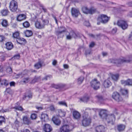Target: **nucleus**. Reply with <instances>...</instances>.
I'll return each mask as SVG.
<instances>
[{
	"label": "nucleus",
	"instance_id": "f257e3e1",
	"mask_svg": "<svg viewBox=\"0 0 132 132\" xmlns=\"http://www.w3.org/2000/svg\"><path fill=\"white\" fill-rule=\"evenodd\" d=\"M83 117V119L82 121V126L84 127L88 126L91 122V120L90 118L88 116L87 112L85 113Z\"/></svg>",
	"mask_w": 132,
	"mask_h": 132
},
{
	"label": "nucleus",
	"instance_id": "f03ea898",
	"mask_svg": "<svg viewBox=\"0 0 132 132\" xmlns=\"http://www.w3.org/2000/svg\"><path fill=\"white\" fill-rule=\"evenodd\" d=\"M9 8L11 11L12 12L16 11L18 8L17 2L14 0H12L10 3Z\"/></svg>",
	"mask_w": 132,
	"mask_h": 132
},
{
	"label": "nucleus",
	"instance_id": "7ed1b4c3",
	"mask_svg": "<svg viewBox=\"0 0 132 132\" xmlns=\"http://www.w3.org/2000/svg\"><path fill=\"white\" fill-rule=\"evenodd\" d=\"M72 130L71 126L68 125L64 124L60 128L59 132H71Z\"/></svg>",
	"mask_w": 132,
	"mask_h": 132
},
{
	"label": "nucleus",
	"instance_id": "20e7f679",
	"mask_svg": "<svg viewBox=\"0 0 132 132\" xmlns=\"http://www.w3.org/2000/svg\"><path fill=\"white\" fill-rule=\"evenodd\" d=\"M82 10L84 13L86 14H92L96 11V9L94 8L88 9L87 7H84L82 8Z\"/></svg>",
	"mask_w": 132,
	"mask_h": 132
},
{
	"label": "nucleus",
	"instance_id": "39448f33",
	"mask_svg": "<svg viewBox=\"0 0 132 132\" xmlns=\"http://www.w3.org/2000/svg\"><path fill=\"white\" fill-rule=\"evenodd\" d=\"M105 118L108 124L112 125H113L114 124L115 117L113 114L107 115Z\"/></svg>",
	"mask_w": 132,
	"mask_h": 132
},
{
	"label": "nucleus",
	"instance_id": "423d86ee",
	"mask_svg": "<svg viewBox=\"0 0 132 132\" xmlns=\"http://www.w3.org/2000/svg\"><path fill=\"white\" fill-rule=\"evenodd\" d=\"M117 24L119 27L123 30L127 29L128 27V25L126 22L123 20L118 21Z\"/></svg>",
	"mask_w": 132,
	"mask_h": 132
},
{
	"label": "nucleus",
	"instance_id": "0eeeda50",
	"mask_svg": "<svg viewBox=\"0 0 132 132\" xmlns=\"http://www.w3.org/2000/svg\"><path fill=\"white\" fill-rule=\"evenodd\" d=\"M100 85V82L96 79L92 80L91 82V86L95 90H97L99 88Z\"/></svg>",
	"mask_w": 132,
	"mask_h": 132
},
{
	"label": "nucleus",
	"instance_id": "6e6552de",
	"mask_svg": "<svg viewBox=\"0 0 132 132\" xmlns=\"http://www.w3.org/2000/svg\"><path fill=\"white\" fill-rule=\"evenodd\" d=\"M109 19V18L107 16L102 14L98 17L97 21L103 23H105L108 21Z\"/></svg>",
	"mask_w": 132,
	"mask_h": 132
},
{
	"label": "nucleus",
	"instance_id": "1a4fd4ad",
	"mask_svg": "<svg viewBox=\"0 0 132 132\" xmlns=\"http://www.w3.org/2000/svg\"><path fill=\"white\" fill-rule=\"evenodd\" d=\"M23 123L26 125H29L31 123V122L29 117L27 116H24L22 117Z\"/></svg>",
	"mask_w": 132,
	"mask_h": 132
},
{
	"label": "nucleus",
	"instance_id": "9d476101",
	"mask_svg": "<svg viewBox=\"0 0 132 132\" xmlns=\"http://www.w3.org/2000/svg\"><path fill=\"white\" fill-rule=\"evenodd\" d=\"M113 98L116 101L119 102L122 100V98L120 97L119 94L117 92L114 93L112 95Z\"/></svg>",
	"mask_w": 132,
	"mask_h": 132
},
{
	"label": "nucleus",
	"instance_id": "9b49d317",
	"mask_svg": "<svg viewBox=\"0 0 132 132\" xmlns=\"http://www.w3.org/2000/svg\"><path fill=\"white\" fill-rule=\"evenodd\" d=\"M73 118L74 119L77 120H79L81 117L80 113L77 111H73L72 113Z\"/></svg>",
	"mask_w": 132,
	"mask_h": 132
},
{
	"label": "nucleus",
	"instance_id": "f8f14e48",
	"mask_svg": "<svg viewBox=\"0 0 132 132\" xmlns=\"http://www.w3.org/2000/svg\"><path fill=\"white\" fill-rule=\"evenodd\" d=\"M60 28L62 29V30L56 31L55 34L58 37H62L64 36V33L65 31V29L63 27H61Z\"/></svg>",
	"mask_w": 132,
	"mask_h": 132
},
{
	"label": "nucleus",
	"instance_id": "ddd939ff",
	"mask_svg": "<svg viewBox=\"0 0 132 132\" xmlns=\"http://www.w3.org/2000/svg\"><path fill=\"white\" fill-rule=\"evenodd\" d=\"M129 62V61L126 60L124 59H116L115 60H113L112 62H113L114 63L116 64L118 66H119V64H121L123 62Z\"/></svg>",
	"mask_w": 132,
	"mask_h": 132
},
{
	"label": "nucleus",
	"instance_id": "4468645a",
	"mask_svg": "<svg viewBox=\"0 0 132 132\" xmlns=\"http://www.w3.org/2000/svg\"><path fill=\"white\" fill-rule=\"evenodd\" d=\"M95 130L97 132H104L105 131V128L103 125H99L96 127Z\"/></svg>",
	"mask_w": 132,
	"mask_h": 132
},
{
	"label": "nucleus",
	"instance_id": "2eb2a0df",
	"mask_svg": "<svg viewBox=\"0 0 132 132\" xmlns=\"http://www.w3.org/2000/svg\"><path fill=\"white\" fill-rule=\"evenodd\" d=\"M71 13L72 16L75 17H77L79 14V10L75 8H72L71 10Z\"/></svg>",
	"mask_w": 132,
	"mask_h": 132
},
{
	"label": "nucleus",
	"instance_id": "dca6fc26",
	"mask_svg": "<svg viewBox=\"0 0 132 132\" xmlns=\"http://www.w3.org/2000/svg\"><path fill=\"white\" fill-rule=\"evenodd\" d=\"M40 118L42 121L46 122L49 120L48 115L46 114L43 113L40 117Z\"/></svg>",
	"mask_w": 132,
	"mask_h": 132
},
{
	"label": "nucleus",
	"instance_id": "f3484780",
	"mask_svg": "<svg viewBox=\"0 0 132 132\" xmlns=\"http://www.w3.org/2000/svg\"><path fill=\"white\" fill-rule=\"evenodd\" d=\"M112 85V83L110 81L109 79H108L105 80L103 83V85L105 88H107L109 87Z\"/></svg>",
	"mask_w": 132,
	"mask_h": 132
},
{
	"label": "nucleus",
	"instance_id": "a211bd4d",
	"mask_svg": "<svg viewBox=\"0 0 132 132\" xmlns=\"http://www.w3.org/2000/svg\"><path fill=\"white\" fill-rule=\"evenodd\" d=\"M99 114L100 117L103 119L105 118L107 116L106 114V111L102 109L100 110Z\"/></svg>",
	"mask_w": 132,
	"mask_h": 132
},
{
	"label": "nucleus",
	"instance_id": "6ab92c4d",
	"mask_svg": "<svg viewBox=\"0 0 132 132\" xmlns=\"http://www.w3.org/2000/svg\"><path fill=\"white\" fill-rule=\"evenodd\" d=\"M43 129L45 132H50L52 130L50 125L48 124H45Z\"/></svg>",
	"mask_w": 132,
	"mask_h": 132
},
{
	"label": "nucleus",
	"instance_id": "aec40b11",
	"mask_svg": "<svg viewBox=\"0 0 132 132\" xmlns=\"http://www.w3.org/2000/svg\"><path fill=\"white\" fill-rule=\"evenodd\" d=\"M39 21H37L35 23L36 27L39 29H42L44 28V25L42 24Z\"/></svg>",
	"mask_w": 132,
	"mask_h": 132
},
{
	"label": "nucleus",
	"instance_id": "412c9836",
	"mask_svg": "<svg viewBox=\"0 0 132 132\" xmlns=\"http://www.w3.org/2000/svg\"><path fill=\"white\" fill-rule=\"evenodd\" d=\"M26 18V15L22 14L19 15L17 17V19L19 21H21L23 20H25Z\"/></svg>",
	"mask_w": 132,
	"mask_h": 132
},
{
	"label": "nucleus",
	"instance_id": "4be33fe9",
	"mask_svg": "<svg viewBox=\"0 0 132 132\" xmlns=\"http://www.w3.org/2000/svg\"><path fill=\"white\" fill-rule=\"evenodd\" d=\"M16 41L18 43L21 44L23 43H26V42L25 39L20 37L16 40Z\"/></svg>",
	"mask_w": 132,
	"mask_h": 132
},
{
	"label": "nucleus",
	"instance_id": "5701e85b",
	"mask_svg": "<svg viewBox=\"0 0 132 132\" xmlns=\"http://www.w3.org/2000/svg\"><path fill=\"white\" fill-rule=\"evenodd\" d=\"M52 120L54 123L56 125H59L61 123V121L60 120L55 117H53Z\"/></svg>",
	"mask_w": 132,
	"mask_h": 132
},
{
	"label": "nucleus",
	"instance_id": "b1692460",
	"mask_svg": "<svg viewBox=\"0 0 132 132\" xmlns=\"http://www.w3.org/2000/svg\"><path fill=\"white\" fill-rule=\"evenodd\" d=\"M6 48L8 50H10L13 47L12 43L10 42H7L5 44Z\"/></svg>",
	"mask_w": 132,
	"mask_h": 132
},
{
	"label": "nucleus",
	"instance_id": "393cba45",
	"mask_svg": "<svg viewBox=\"0 0 132 132\" xmlns=\"http://www.w3.org/2000/svg\"><path fill=\"white\" fill-rule=\"evenodd\" d=\"M32 97V95L31 93H27L26 95L24 96L23 98L24 100H27L31 98Z\"/></svg>",
	"mask_w": 132,
	"mask_h": 132
},
{
	"label": "nucleus",
	"instance_id": "a878e982",
	"mask_svg": "<svg viewBox=\"0 0 132 132\" xmlns=\"http://www.w3.org/2000/svg\"><path fill=\"white\" fill-rule=\"evenodd\" d=\"M125 127V125L122 124H120L118 126L117 129L119 131H122L124 129Z\"/></svg>",
	"mask_w": 132,
	"mask_h": 132
},
{
	"label": "nucleus",
	"instance_id": "bb28decb",
	"mask_svg": "<svg viewBox=\"0 0 132 132\" xmlns=\"http://www.w3.org/2000/svg\"><path fill=\"white\" fill-rule=\"evenodd\" d=\"M119 76V74H117L112 75L111 77L113 80L115 81H116L118 79Z\"/></svg>",
	"mask_w": 132,
	"mask_h": 132
},
{
	"label": "nucleus",
	"instance_id": "cd10ccee",
	"mask_svg": "<svg viewBox=\"0 0 132 132\" xmlns=\"http://www.w3.org/2000/svg\"><path fill=\"white\" fill-rule=\"evenodd\" d=\"M25 34V36L27 37L31 36L32 35V31L30 30H27L26 31Z\"/></svg>",
	"mask_w": 132,
	"mask_h": 132
},
{
	"label": "nucleus",
	"instance_id": "c85d7f7f",
	"mask_svg": "<svg viewBox=\"0 0 132 132\" xmlns=\"http://www.w3.org/2000/svg\"><path fill=\"white\" fill-rule=\"evenodd\" d=\"M73 31H71L69 34L67 36L66 38L67 39H70L73 38Z\"/></svg>",
	"mask_w": 132,
	"mask_h": 132
},
{
	"label": "nucleus",
	"instance_id": "c756f323",
	"mask_svg": "<svg viewBox=\"0 0 132 132\" xmlns=\"http://www.w3.org/2000/svg\"><path fill=\"white\" fill-rule=\"evenodd\" d=\"M8 12L9 11L7 9H3L1 11V13L2 15L3 16L6 15H7Z\"/></svg>",
	"mask_w": 132,
	"mask_h": 132
},
{
	"label": "nucleus",
	"instance_id": "7c9ffc66",
	"mask_svg": "<svg viewBox=\"0 0 132 132\" xmlns=\"http://www.w3.org/2000/svg\"><path fill=\"white\" fill-rule=\"evenodd\" d=\"M52 86L56 89L59 88H62L64 86V85L59 84L58 85H56L54 84L52 85Z\"/></svg>",
	"mask_w": 132,
	"mask_h": 132
},
{
	"label": "nucleus",
	"instance_id": "2f4dec72",
	"mask_svg": "<svg viewBox=\"0 0 132 132\" xmlns=\"http://www.w3.org/2000/svg\"><path fill=\"white\" fill-rule=\"evenodd\" d=\"M65 112L62 111L61 110H59V115L60 117L65 116Z\"/></svg>",
	"mask_w": 132,
	"mask_h": 132
},
{
	"label": "nucleus",
	"instance_id": "473e14b6",
	"mask_svg": "<svg viewBox=\"0 0 132 132\" xmlns=\"http://www.w3.org/2000/svg\"><path fill=\"white\" fill-rule=\"evenodd\" d=\"M42 66V64L41 62L40 61H39L35 65L34 67L36 69H38L41 67Z\"/></svg>",
	"mask_w": 132,
	"mask_h": 132
},
{
	"label": "nucleus",
	"instance_id": "72a5a7b5",
	"mask_svg": "<svg viewBox=\"0 0 132 132\" xmlns=\"http://www.w3.org/2000/svg\"><path fill=\"white\" fill-rule=\"evenodd\" d=\"M13 38H16V40L19 37V33L18 32H16L14 33L13 34Z\"/></svg>",
	"mask_w": 132,
	"mask_h": 132
},
{
	"label": "nucleus",
	"instance_id": "f704fd0d",
	"mask_svg": "<svg viewBox=\"0 0 132 132\" xmlns=\"http://www.w3.org/2000/svg\"><path fill=\"white\" fill-rule=\"evenodd\" d=\"M1 20H2L1 24L2 26L4 27H6L7 25V21L5 20L2 19Z\"/></svg>",
	"mask_w": 132,
	"mask_h": 132
},
{
	"label": "nucleus",
	"instance_id": "c9c22d12",
	"mask_svg": "<svg viewBox=\"0 0 132 132\" xmlns=\"http://www.w3.org/2000/svg\"><path fill=\"white\" fill-rule=\"evenodd\" d=\"M84 79V78L83 76H81L78 79V84H81Z\"/></svg>",
	"mask_w": 132,
	"mask_h": 132
},
{
	"label": "nucleus",
	"instance_id": "e433bc0d",
	"mask_svg": "<svg viewBox=\"0 0 132 132\" xmlns=\"http://www.w3.org/2000/svg\"><path fill=\"white\" fill-rule=\"evenodd\" d=\"M121 92L123 95H126L128 93V90L127 89H122L121 90Z\"/></svg>",
	"mask_w": 132,
	"mask_h": 132
},
{
	"label": "nucleus",
	"instance_id": "4c0bfd02",
	"mask_svg": "<svg viewBox=\"0 0 132 132\" xmlns=\"http://www.w3.org/2000/svg\"><path fill=\"white\" fill-rule=\"evenodd\" d=\"M89 97L88 96L84 97L82 98H80V100L84 102H87L89 99Z\"/></svg>",
	"mask_w": 132,
	"mask_h": 132
},
{
	"label": "nucleus",
	"instance_id": "58836bf2",
	"mask_svg": "<svg viewBox=\"0 0 132 132\" xmlns=\"http://www.w3.org/2000/svg\"><path fill=\"white\" fill-rule=\"evenodd\" d=\"M40 77H37L35 76L34 78V79L32 80L31 79H30V80L32 81L31 83H34L36 82L39 79H40Z\"/></svg>",
	"mask_w": 132,
	"mask_h": 132
},
{
	"label": "nucleus",
	"instance_id": "ea45409f",
	"mask_svg": "<svg viewBox=\"0 0 132 132\" xmlns=\"http://www.w3.org/2000/svg\"><path fill=\"white\" fill-rule=\"evenodd\" d=\"M5 120L4 117L2 116H0V125H2L3 122L5 123Z\"/></svg>",
	"mask_w": 132,
	"mask_h": 132
},
{
	"label": "nucleus",
	"instance_id": "a19ab883",
	"mask_svg": "<svg viewBox=\"0 0 132 132\" xmlns=\"http://www.w3.org/2000/svg\"><path fill=\"white\" fill-rule=\"evenodd\" d=\"M127 80V86H131L132 85V79H128Z\"/></svg>",
	"mask_w": 132,
	"mask_h": 132
},
{
	"label": "nucleus",
	"instance_id": "79ce46f5",
	"mask_svg": "<svg viewBox=\"0 0 132 132\" xmlns=\"http://www.w3.org/2000/svg\"><path fill=\"white\" fill-rule=\"evenodd\" d=\"M23 26L24 27L27 28L29 27L30 24L28 22L26 21L23 23Z\"/></svg>",
	"mask_w": 132,
	"mask_h": 132
},
{
	"label": "nucleus",
	"instance_id": "37998d69",
	"mask_svg": "<svg viewBox=\"0 0 132 132\" xmlns=\"http://www.w3.org/2000/svg\"><path fill=\"white\" fill-rule=\"evenodd\" d=\"M1 84L2 85H4L5 86H7L8 85V83L6 80L4 79L2 81Z\"/></svg>",
	"mask_w": 132,
	"mask_h": 132
},
{
	"label": "nucleus",
	"instance_id": "c03bdc74",
	"mask_svg": "<svg viewBox=\"0 0 132 132\" xmlns=\"http://www.w3.org/2000/svg\"><path fill=\"white\" fill-rule=\"evenodd\" d=\"M31 20L34 21L35 22L37 21V17L36 15L33 14L31 15Z\"/></svg>",
	"mask_w": 132,
	"mask_h": 132
},
{
	"label": "nucleus",
	"instance_id": "a18cd8bd",
	"mask_svg": "<svg viewBox=\"0 0 132 132\" xmlns=\"http://www.w3.org/2000/svg\"><path fill=\"white\" fill-rule=\"evenodd\" d=\"M37 117V115L35 113H33L31 114L30 118L34 120L36 119Z\"/></svg>",
	"mask_w": 132,
	"mask_h": 132
},
{
	"label": "nucleus",
	"instance_id": "49530a36",
	"mask_svg": "<svg viewBox=\"0 0 132 132\" xmlns=\"http://www.w3.org/2000/svg\"><path fill=\"white\" fill-rule=\"evenodd\" d=\"M58 104L60 105H62L67 106V105L66 103L64 101H60L58 102Z\"/></svg>",
	"mask_w": 132,
	"mask_h": 132
},
{
	"label": "nucleus",
	"instance_id": "de8ad7c7",
	"mask_svg": "<svg viewBox=\"0 0 132 132\" xmlns=\"http://www.w3.org/2000/svg\"><path fill=\"white\" fill-rule=\"evenodd\" d=\"M120 81L121 84L122 85L124 86L127 85V80H121Z\"/></svg>",
	"mask_w": 132,
	"mask_h": 132
},
{
	"label": "nucleus",
	"instance_id": "09e8293b",
	"mask_svg": "<svg viewBox=\"0 0 132 132\" xmlns=\"http://www.w3.org/2000/svg\"><path fill=\"white\" fill-rule=\"evenodd\" d=\"M30 79L28 78H24L23 80L22 81V82H23L24 83H26L28 82L30 80Z\"/></svg>",
	"mask_w": 132,
	"mask_h": 132
},
{
	"label": "nucleus",
	"instance_id": "8fccbe9b",
	"mask_svg": "<svg viewBox=\"0 0 132 132\" xmlns=\"http://www.w3.org/2000/svg\"><path fill=\"white\" fill-rule=\"evenodd\" d=\"M43 24L44 25V27L45 25L48 24L49 23V21L47 20H43L42 21Z\"/></svg>",
	"mask_w": 132,
	"mask_h": 132
},
{
	"label": "nucleus",
	"instance_id": "3c124183",
	"mask_svg": "<svg viewBox=\"0 0 132 132\" xmlns=\"http://www.w3.org/2000/svg\"><path fill=\"white\" fill-rule=\"evenodd\" d=\"M14 108L18 110H19L22 111L23 110V109L21 106H15Z\"/></svg>",
	"mask_w": 132,
	"mask_h": 132
},
{
	"label": "nucleus",
	"instance_id": "603ef678",
	"mask_svg": "<svg viewBox=\"0 0 132 132\" xmlns=\"http://www.w3.org/2000/svg\"><path fill=\"white\" fill-rule=\"evenodd\" d=\"M7 72L10 74L12 73V71L11 68L10 67H8L7 69Z\"/></svg>",
	"mask_w": 132,
	"mask_h": 132
},
{
	"label": "nucleus",
	"instance_id": "864d4df0",
	"mask_svg": "<svg viewBox=\"0 0 132 132\" xmlns=\"http://www.w3.org/2000/svg\"><path fill=\"white\" fill-rule=\"evenodd\" d=\"M78 37V35L76 34L75 32L73 31V38H76Z\"/></svg>",
	"mask_w": 132,
	"mask_h": 132
},
{
	"label": "nucleus",
	"instance_id": "5fc2aeb1",
	"mask_svg": "<svg viewBox=\"0 0 132 132\" xmlns=\"http://www.w3.org/2000/svg\"><path fill=\"white\" fill-rule=\"evenodd\" d=\"M20 58V56L19 55H17L14 56V57L12 58V59L13 60L14 59H18Z\"/></svg>",
	"mask_w": 132,
	"mask_h": 132
},
{
	"label": "nucleus",
	"instance_id": "6e6d98bb",
	"mask_svg": "<svg viewBox=\"0 0 132 132\" xmlns=\"http://www.w3.org/2000/svg\"><path fill=\"white\" fill-rule=\"evenodd\" d=\"M5 39V38L4 36H0V42H3L4 40Z\"/></svg>",
	"mask_w": 132,
	"mask_h": 132
},
{
	"label": "nucleus",
	"instance_id": "4d7b16f0",
	"mask_svg": "<svg viewBox=\"0 0 132 132\" xmlns=\"http://www.w3.org/2000/svg\"><path fill=\"white\" fill-rule=\"evenodd\" d=\"M84 24L85 25L88 26H90V23L88 21H85L84 22Z\"/></svg>",
	"mask_w": 132,
	"mask_h": 132
},
{
	"label": "nucleus",
	"instance_id": "13d9d810",
	"mask_svg": "<svg viewBox=\"0 0 132 132\" xmlns=\"http://www.w3.org/2000/svg\"><path fill=\"white\" fill-rule=\"evenodd\" d=\"M9 111V110L8 109H6L4 110L3 109L0 110V112L3 113L4 112H8Z\"/></svg>",
	"mask_w": 132,
	"mask_h": 132
},
{
	"label": "nucleus",
	"instance_id": "bf43d9fd",
	"mask_svg": "<svg viewBox=\"0 0 132 132\" xmlns=\"http://www.w3.org/2000/svg\"><path fill=\"white\" fill-rule=\"evenodd\" d=\"M21 132H30V131L27 129H25L21 130Z\"/></svg>",
	"mask_w": 132,
	"mask_h": 132
},
{
	"label": "nucleus",
	"instance_id": "052dcab7",
	"mask_svg": "<svg viewBox=\"0 0 132 132\" xmlns=\"http://www.w3.org/2000/svg\"><path fill=\"white\" fill-rule=\"evenodd\" d=\"M50 110L51 111H53L55 110L54 108L53 105H52L50 107Z\"/></svg>",
	"mask_w": 132,
	"mask_h": 132
},
{
	"label": "nucleus",
	"instance_id": "680f3d73",
	"mask_svg": "<svg viewBox=\"0 0 132 132\" xmlns=\"http://www.w3.org/2000/svg\"><path fill=\"white\" fill-rule=\"evenodd\" d=\"M0 59L1 61H3L5 60V57L4 56H0Z\"/></svg>",
	"mask_w": 132,
	"mask_h": 132
},
{
	"label": "nucleus",
	"instance_id": "e2e57ef3",
	"mask_svg": "<svg viewBox=\"0 0 132 132\" xmlns=\"http://www.w3.org/2000/svg\"><path fill=\"white\" fill-rule=\"evenodd\" d=\"M117 31V29L116 28H114L112 29V33L113 34L115 33Z\"/></svg>",
	"mask_w": 132,
	"mask_h": 132
},
{
	"label": "nucleus",
	"instance_id": "0e129e2a",
	"mask_svg": "<svg viewBox=\"0 0 132 132\" xmlns=\"http://www.w3.org/2000/svg\"><path fill=\"white\" fill-rule=\"evenodd\" d=\"M95 45V44L94 42H92L90 43L89 45V46L90 47H93Z\"/></svg>",
	"mask_w": 132,
	"mask_h": 132
},
{
	"label": "nucleus",
	"instance_id": "69168bd1",
	"mask_svg": "<svg viewBox=\"0 0 132 132\" xmlns=\"http://www.w3.org/2000/svg\"><path fill=\"white\" fill-rule=\"evenodd\" d=\"M51 77V76H46V77H45L44 79L45 80H47L48 79H50V78Z\"/></svg>",
	"mask_w": 132,
	"mask_h": 132
},
{
	"label": "nucleus",
	"instance_id": "338daca9",
	"mask_svg": "<svg viewBox=\"0 0 132 132\" xmlns=\"http://www.w3.org/2000/svg\"><path fill=\"white\" fill-rule=\"evenodd\" d=\"M19 122L17 120H16V121H15L14 124H15L16 126H18V125L19 124Z\"/></svg>",
	"mask_w": 132,
	"mask_h": 132
},
{
	"label": "nucleus",
	"instance_id": "774afa93",
	"mask_svg": "<svg viewBox=\"0 0 132 132\" xmlns=\"http://www.w3.org/2000/svg\"><path fill=\"white\" fill-rule=\"evenodd\" d=\"M63 67L65 69H68L69 68L68 65L67 64H64L63 65Z\"/></svg>",
	"mask_w": 132,
	"mask_h": 132
}]
</instances>
